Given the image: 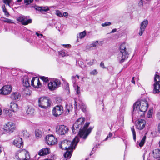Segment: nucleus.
<instances>
[{
    "mask_svg": "<svg viewBox=\"0 0 160 160\" xmlns=\"http://www.w3.org/2000/svg\"><path fill=\"white\" fill-rule=\"evenodd\" d=\"M160 92V84L159 83H154L153 93H157Z\"/></svg>",
    "mask_w": 160,
    "mask_h": 160,
    "instance_id": "nucleus-24",
    "label": "nucleus"
},
{
    "mask_svg": "<svg viewBox=\"0 0 160 160\" xmlns=\"http://www.w3.org/2000/svg\"><path fill=\"white\" fill-rule=\"evenodd\" d=\"M148 24V21L144 20L141 22L140 24V28L139 34L140 36L142 35L146 26Z\"/></svg>",
    "mask_w": 160,
    "mask_h": 160,
    "instance_id": "nucleus-18",
    "label": "nucleus"
},
{
    "mask_svg": "<svg viewBox=\"0 0 160 160\" xmlns=\"http://www.w3.org/2000/svg\"><path fill=\"white\" fill-rule=\"evenodd\" d=\"M78 65L82 69H84L86 67V66L84 65V62L82 59L76 61V65Z\"/></svg>",
    "mask_w": 160,
    "mask_h": 160,
    "instance_id": "nucleus-31",
    "label": "nucleus"
},
{
    "mask_svg": "<svg viewBox=\"0 0 160 160\" xmlns=\"http://www.w3.org/2000/svg\"><path fill=\"white\" fill-rule=\"evenodd\" d=\"M32 77V74L30 73L24 75L22 79L23 86L26 88L30 87V84L29 80L31 79Z\"/></svg>",
    "mask_w": 160,
    "mask_h": 160,
    "instance_id": "nucleus-10",
    "label": "nucleus"
},
{
    "mask_svg": "<svg viewBox=\"0 0 160 160\" xmlns=\"http://www.w3.org/2000/svg\"><path fill=\"white\" fill-rule=\"evenodd\" d=\"M100 132H98L96 133V139H99L100 138Z\"/></svg>",
    "mask_w": 160,
    "mask_h": 160,
    "instance_id": "nucleus-58",
    "label": "nucleus"
},
{
    "mask_svg": "<svg viewBox=\"0 0 160 160\" xmlns=\"http://www.w3.org/2000/svg\"><path fill=\"white\" fill-rule=\"evenodd\" d=\"M63 112V107L61 105H57L54 107L52 111V115L56 117L61 115Z\"/></svg>",
    "mask_w": 160,
    "mask_h": 160,
    "instance_id": "nucleus-8",
    "label": "nucleus"
},
{
    "mask_svg": "<svg viewBox=\"0 0 160 160\" xmlns=\"http://www.w3.org/2000/svg\"><path fill=\"white\" fill-rule=\"evenodd\" d=\"M125 43H122L120 46V52L119 54L118 59L120 62L122 63L124 62L128 58V53L126 51Z\"/></svg>",
    "mask_w": 160,
    "mask_h": 160,
    "instance_id": "nucleus-4",
    "label": "nucleus"
},
{
    "mask_svg": "<svg viewBox=\"0 0 160 160\" xmlns=\"http://www.w3.org/2000/svg\"><path fill=\"white\" fill-rule=\"evenodd\" d=\"M86 35V32L84 31L79 33V38L81 39L83 38Z\"/></svg>",
    "mask_w": 160,
    "mask_h": 160,
    "instance_id": "nucleus-44",
    "label": "nucleus"
},
{
    "mask_svg": "<svg viewBox=\"0 0 160 160\" xmlns=\"http://www.w3.org/2000/svg\"><path fill=\"white\" fill-rule=\"evenodd\" d=\"M3 18L4 19L2 20L4 22H7L8 23H13L14 22L12 20L8 18Z\"/></svg>",
    "mask_w": 160,
    "mask_h": 160,
    "instance_id": "nucleus-35",
    "label": "nucleus"
},
{
    "mask_svg": "<svg viewBox=\"0 0 160 160\" xmlns=\"http://www.w3.org/2000/svg\"><path fill=\"white\" fill-rule=\"evenodd\" d=\"M21 97L20 94L18 92H13L10 96V98L12 100H19Z\"/></svg>",
    "mask_w": 160,
    "mask_h": 160,
    "instance_id": "nucleus-23",
    "label": "nucleus"
},
{
    "mask_svg": "<svg viewBox=\"0 0 160 160\" xmlns=\"http://www.w3.org/2000/svg\"><path fill=\"white\" fill-rule=\"evenodd\" d=\"M138 4L139 6H142L143 4V0H140L138 3Z\"/></svg>",
    "mask_w": 160,
    "mask_h": 160,
    "instance_id": "nucleus-62",
    "label": "nucleus"
},
{
    "mask_svg": "<svg viewBox=\"0 0 160 160\" xmlns=\"http://www.w3.org/2000/svg\"><path fill=\"white\" fill-rule=\"evenodd\" d=\"M2 8H3V12H4L5 15L7 17H8L9 16V14L8 12L7 11V10H6L5 5H4L3 6H2Z\"/></svg>",
    "mask_w": 160,
    "mask_h": 160,
    "instance_id": "nucleus-42",
    "label": "nucleus"
},
{
    "mask_svg": "<svg viewBox=\"0 0 160 160\" xmlns=\"http://www.w3.org/2000/svg\"><path fill=\"white\" fill-rule=\"evenodd\" d=\"M131 82L134 84L135 83V81L134 80V77H133L132 78Z\"/></svg>",
    "mask_w": 160,
    "mask_h": 160,
    "instance_id": "nucleus-64",
    "label": "nucleus"
},
{
    "mask_svg": "<svg viewBox=\"0 0 160 160\" xmlns=\"http://www.w3.org/2000/svg\"><path fill=\"white\" fill-rule=\"evenodd\" d=\"M43 132L41 129H36L35 131V135L36 138H41Z\"/></svg>",
    "mask_w": 160,
    "mask_h": 160,
    "instance_id": "nucleus-28",
    "label": "nucleus"
},
{
    "mask_svg": "<svg viewBox=\"0 0 160 160\" xmlns=\"http://www.w3.org/2000/svg\"><path fill=\"white\" fill-rule=\"evenodd\" d=\"M36 38V37L35 36H31L30 38H27L26 40L30 43L31 45H33L34 43V40Z\"/></svg>",
    "mask_w": 160,
    "mask_h": 160,
    "instance_id": "nucleus-27",
    "label": "nucleus"
},
{
    "mask_svg": "<svg viewBox=\"0 0 160 160\" xmlns=\"http://www.w3.org/2000/svg\"><path fill=\"white\" fill-rule=\"evenodd\" d=\"M146 125L145 120L143 119H138L136 123V126L137 129L139 130H142Z\"/></svg>",
    "mask_w": 160,
    "mask_h": 160,
    "instance_id": "nucleus-12",
    "label": "nucleus"
},
{
    "mask_svg": "<svg viewBox=\"0 0 160 160\" xmlns=\"http://www.w3.org/2000/svg\"><path fill=\"white\" fill-rule=\"evenodd\" d=\"M100 66L102 68H107L105 67L104 63L103 62H101L100 63Z\"/></svg>",
    "mask_w": 160,
    "mask_h": 160,
    "instance_id": "nucleus-60",
    "label": "nucleus"
},
{
    "mask_svg": "<svg viewBox=\"0 0 160 160\" xmlns=\"http://www.w3.org/2000/svg\"><path fill=\"white\" fill-rule=\"evenodd\" d=\"M146 138V136H144L139 143L138 145L140 147H142L143 145Z\"/></svg>",
    "mask_w": 160,
    "mask_h": 160,
    "instance_id": "nucleus-36",
    "label": "nucleus"
},
{
    "mask_svg": "<svg viewBox=\"0 0 160 160\" xmlns=\"http://www.w3.org/2000/svg\"><path fill=\"white\" fill-rule=\"evenodd\" d=\"M12 0H3V2L6 5H8L10 6V4Z\"/></svg>",
    "mask_w": 160,
    "mask_h": 160,
    "instance_id": "nucleus-46",
    "label": "nucleus"
},
{
    "mask_svg": "<svg viewBox=\"0 0 160 160\" xmlns=\"http://www.w3.org/2000/svg\"><path fill=\"white\" fill-rule=\"evenodd\" d=\"M51 105V101L47 97H42L38 100V105L39 107L43 109H47L50 107Z\"/></svg>",
    "mask_w": 160,
    "mask_h": 160,
    "instance_id": "nucleus-5",
    "label": "nucleus"
},
{
    "mask_svg": "<svg viewBox=\"0 0 160 160\" xmlns=\"http://www.w3.org/2000/svg\"><path fill=\"white\" fill-rule=\"evenodd\" d=\"M61 83L60 80L57 78H53L48 84V87L50 91L57 89L60 86Z\"/></svg>",
    "mask_w": 160,
    "mask_h": 160,
    "instance_id": "nucleus-6",
    "label": "nucleus"
},
{
    "mask_svg": "<svg viewBox=\"0 0 160 160\" xmlns=\"http://www.w3.org/2000/svg\"><path fill=\"white\" fill-rule=\"evenodd\" d=\"M35 9L36 10L40 11L42 13H43L44 12H46L49 10L48 7L47 6L45 7L36 6Z\"/></svg>",
    "mask_w": 160,
    "mask_h": 160,
    "instance_id": "nucleus-22",
    "label": "nucleus"
},
{
    "mask_svg": "<svg viewBox=\"0 0 160 160\" xmlns=\"http://www.w3.org/2000/svg\"><path fill=\"white\" fill-rule=\"evenodd\" d=\"M36 78H37L36 77H33L32 78V79L31 81V85L33 86V87H35V85H34V82L35 81V79Z\"/></svg>",
    "mask_w": 160,
    "mask_h": 160,
    "instance_id": "nucleus-52",
    "label": "nucleus"
},
{
    "mask_svg": "<svg viewBox=\"0 0 160 160\" xmlns=\"http://www.w3.org/2000/svg\"><path fill=\"white\" fill-rule=\"evenodd\" d=\"M98 73V72L96 69H94L92 71L90 72V74L91 75H96Z\"/></svg>",
    "mask_w": 160,
    "mask_h": 160,
    "instance_id": "nucleus-53",
    "label": "nucleus"
},
{
    "mask_svg": "<svg viewBox=\"0 0 160 160\" xmlns=\"http://www.w3.org/2000/svg\"><path fill=\"white\" fill-rule=\"evenodd\" d=\"M95 61H96V60L95 59L92 60L87 64L90 66L92 65L94 63Z\"/></svg>",
    "mask_w": 160,
    "mask_h": 160,
    "instance_id": "nucleus-51",
    "label": "nucleus"
},
{
    "mask_svg": "<svg viewBox=\"0 0 160 160\" xmlns=\"http://www.w3.org/2000/svg\"><path fill=\"white\" fill-rule=\"evenodd\" d=\"M36 34L37 35V36L40 38L42 37H43V34H42L39 33L38 32H36Z\"/></svg>",
    "mask_w": 160,
    "mask_h": 160,
    "instance_id": "nucleus-59",
    "label": "nucleus"
},
{
    "mask_svg": "<svg viewBox=\"0 0 160 160\" xmlns=\"http://www.w3.org/2000/svg\"><path fill=\"white\" fill-rule=\"evenodd\" d=\"M34 111V109L32 108H28L27 111V112L28 114H32L33 113Z\"/></svg>",
    "mask_w": 160,
    "mask_h": 160,
    "instance_id": "nucleus-40",
    "label": "nucleus"
},
{
    "mask_svg": "<svg viewBox=\"0 0 160 160\" xmlns=\"http://www.w3.org/2000/svg\"><path fill=\"white\" fill-rule=\"evenodd\" d=\"M68 131V128L64 125H58L56 127V133L60 135H65Z\"/></svg>",
    "mask_w": 160,
    "mask_h": 160,
    "instance_id": "nucleus-7",
    "label": "nucleus"
},
{
    "mask_svg": "<svg viewBox=\"0 0 160 160\" xmlns=\"http://www.w3.org/2000/svg\"><path fill=\"white\" fill-rule=\"evenodd\" d=\"M79 141V138L77 136L74 138L72 142L68 140H65L62 141L59 144V147L62 150H65L73 148L74 147H76Z\"/></svg>",
    "mask_w": 160,
    "mask_h": 160,
    "instance_id": "nucleus-1",
    "label": "nucleus"
},
{
    "mask_svg": "<svg viewBox=\"0 0 160 160\" xmlns=\"http://www.w3.org/2000/svg\"><path fill=\"white\" fill-rule=\"evenodd\" d=\"M13 144L17 148H22L23 147V142L20 138H17L15 139L13 142Z\"/></svg>",
    "mask_w": 160,
    "mask_h": 160,
    "instance_id": "nucleus-15",
    "label": "nucleus"
},
{
    "mask_svg": "<svg viewBox=\"0 0 160 160\" xmlns=\"http://www.w3.org/2000/svg\"><path fill=\"white\" fill-rule=\"evenodd\" d=\"M12 90V87L10 85H5L0 89V94L7 95L10 93Z\"/></svg>",
    "mask_w": 160,
    "mask_h": 160,
    "instance_id": "nucleus-11",
    "label": "nucleus"
},
{
    "mask_svg": "<svg viewBox=\"0 0 160 160\" xmlns=\"http://www.w3.org/2000/svg\"><path fill=\"white\" fill-rule=\"evenodd\" d=\"M17 21L20 22L23 25H26L32 22V19L29 18V16H20L17 18Z\"/></svg>",
    "mask_w": 160,
    "mask_h": 160,
    "instance_id": "nucleus-9",
    "label": "nucleus"
},
{
    "mask_svg": "<svg viewBox=\"0 0 160 160\" xmlns=\"http://www.w3.org/2000/svg\"><path fill=\"white\" fill-rule=\"evenodd\" d=\"M65 90L67 91V92L68 93L70 92V89L69 88V84L66 82L65 86Z\"/></svg>",
    "mask_w": 160,
    "mask_h": 160,
    "instance_id": "nucleus-45",
    "label": "nucleus"
},
{
    "mask_svg": "<svg viewBox=\"0 0 160 160\" xmlns=\"http://www.w3.org/2000/svg\"><path fill=\"white\" fill-rule=\"evenodd\" d=\"M154 80L155 83H159L160 82V76L156 74L155 75Z\"/></svg>",
    "mask_w": 160,
    "mask_h": 160,
    "instance_id": "nucleus-34",
    "label": "nucleus"
},
{
    "mask_svg": "<svg viewBox=\"0 0 160 160\" xmlns=\"http://www.w3.org/2000/svg\"><path fill=\"white\" fill-rule=\"evenodd\" d=\"M75 148V147L66 150V152L64 154V156L65 158H67V159H69L71 157L72 155V152L73 150Z\"/></svg>",
    "mask_w": 160,
    "mask_h": 160,
    "instance_id": "nucleus-19",
    "label": "nucleus"
},
{
    "mask_svg": "<svg viewBox=\"0 0 160 160\" xmlns=\"http://www.w3.org/2000/svg\"><path fill=\"white\" fill-rule=\"evenodd\" d=\"M56 14L60 17H61L63 16V15L61 12L58 10L56 11Z\"/></svg>",
    "mask_w": 160,
    "mask_h": 160,
    "instance_id": "nucleus-48",
    "label": "nucleus"
},
{
    "mask_svg": "<svg viewBox=\"0 0 160 160\" xmlns=\"http://www.w3.org/2000/svg\"><path fill=\"white\" fill-rule=\"evenodd\" d=\"M100 43L101 42H99L98 41H93L92 44H90V47L95 48L98 45H100Z\"/></svg>",
    "mask_w": 160,
    "mask_h": 160,
    "instance_id": "nucleus-33",
    "label": "nucleus"
},
{
    "mask_svg": "<svg viewBox=\"0 0 160 160\" xmlns=\"http://www.w3.org/2000/svg\"><path fill=\"white\" fill-rule=\"evenodd\" d=\"M15 124L12 122H8L4 127V129L9 132H12L15 129Z\"/></svg>",
    "mask_w": 160,
    "mask_h": 160,
    "instance_id": "nucleus-16",
    "label": "nucleus"
},
{
    "mask_svg": "<svg viewBox=\"0 0 160 160\" xmlns=\"http://www.w3.org/2000/svg\"><path fill=\"white\" fill-rule=\"evenodd\" d=\"M12 111L11 110H5V111L4 116L6 118L9 119L12 116Z\"/></svg>",
    "mask_w": 160,
    "mask_h": 160,
    "instance_id": "nucleus-25",
    "label": "nucleus"
},
{
    "mask_svg": "<svg viewBox=\"0 0 160 160\" xmlns=\"http://www.w3.org/2000/svg\"><path fill=\"white\" fill-rule=\"evenodd\" d=\"M62 46L65 48H69L71 46V45L69 44H63Z\"/></svg>",
    "mask_w": 160,
    "mask_h": 160,
    "instance_id": "nucleus-61",
    "label": "nucleus"
},
{
    "mask_svg": "<svg viewBox=\"0 0 160 160\" xmlns=\"http://www.w3.org/2000/svg\"><path fill=\"white\" fill-rule=\"evenodd\" d=\"M65 113L66 114H68L69 113L70 110H71L72 109V105L70 104H66L65 106Z\"/></svg>",
    "mask_w": 160,
    "mask_h": 160,
    "instance_id": "nucleus-30",
    "label": "nucleus"
},
{
    "mask_svg": "<svg viewBox=\"0 0 160 160\" xmlns=\"http://www.w3.org/2000/svg\"><path fill=\"white\" fill-rule=\"evenodd\" d=\"M107 70H108L109 73L111 74H113V68L111 66H109L106 68Z\"/></svg>",
    "mask_w": 160,
    "mask_h": 160,
    "instance_id": "nucleus-39",
    "label": "nucleus"
},
{
    "mask_svg": "<svg viewBox=\"0 0 160 160\" xmlns=\"http://www.w3.org/2000/svg\"><path fill=\"white\" fill-rule=\"evenodd\" d=\"M50 152V149L48 148H42L38 152L40 156H43L49 154Z\"/></svg>",
    "mask_w": 160,
    "mask_h": 160,
    "instance_id": "nucleus-20",
    "label": "nucleus"
},
{
    "mask_svg": "<svg viewBox=\"0 0 160 160\" xmlns=\"http://www.w3.org/2000/svg\"><path fill=\"white\" fill-rule=\"evenodd\" d=\"M99 145V144H98V146L97 145H96L94 147L90 154V156H91L95 152V151L96 150V148L98 147V146Z\"/></svg>",
    "mask_w": 160,
    "mask_h": 160,
    "instance_id": "nucleus-43",
    "label": "nucleus"
},
{
    "mask_svg": "<svg viewBox=\"0 0 160 160\" xmlns=\"http://www.w3.org/2000/svg\"><path fill=\"white\" fill-rule=\"evenodd\" d=\"M112 135V133L110 132L109 134L107 136L106 138L104 140V141H106L108 138H111Z\"/></svg>",
    "mask_w": 160,
    "mask_h": 160,
    "instance_id": "nucleus-56",
    "label": "nucleus"
},
{
    "mask_svg": "<svg viewBox=\"0 0 160 160\" xmlns=\"http://www.w3.org/2000/svg\"><path fill=\"white\" fill-rule=\"evenodd\" d=\"M58 53L59 55H61L63 57L68 55L67 51L65 50H62L60 52H58Z\"/></svg>",
    "mask_w": 160,
    "mask_h": 160,
    "instance_id": "nucleus-37",
    "label": "nucleus"
},
{
    "mask_svg": "<svg viewBox=\"0 0 160 160\" xmlns=\"http://www.w3.org/2000/svg\"><path fill=\"white\" fill-rule=\"evenodd\" d=\"M18 153L22 152L23 153L25 156V158H18V160H29L30 159V157L29 154V152L25 149H22V150H19L17 151Z\"/></svg>",
    "mask_w": 160,
    "mask_h": 160,
    "instance_id": "nucleus-17",
    "label": "nucleus"
},
{
    "mask_svg": "<svg viewBox=\"0 0 160 160\" xmlns=\"http://www.w3.org/2000/svg\"><path fill=\"white\" fill-rule=\"evenodd\" d=\"M32 33V32H31V31H30V30H27L26 32V34H28L30 35Z\"/></svg>",
    "mask_w": 160,
    "mask_h": 160,
    "instance_id": "nucleus-63",
    "label": "nucleus"
},
{
    "mask_svg": "<svg viewBox=\"0 0 160 160\" xmlns=\"http://www.w3.org/2000/svg\"><path fill=\"white\" fill-rule=\"evenodd\" d=\"M140 105L138 108L139 111L142 112L143 115L148 107V102L147 101H145L143 103L140 102Z\"/></svg>",
    "mask_w": 160,
    "mask_h": 160,
    "instance_id": "nucleus-14",
    "label": "nucleus"
},
{
    "mask_svg": "<svg viewBox=\"0 0 160 160\" xmlns=\"http://www.w3.org/2000/svg\"><path fill=\"white\" fill-rule=\"evenodd\" d=\"M40 78L44 82L47 83L48 81H49V80L48 79V77H46L44 76H41L40 77Z\"/></svg>",
    "mask_w": 160,
    "mask_h": 160,
    "instance_id": "nucleus-41",
    "label": "nucleus"
},
{
    "mask_svg": "<svg viewBox=\"0 0 160 160\" xmlns=\"http://www.w3.org/2000/svg\"><path fill=\"white\" fill-rule=\"evenodd\" d=\"M79 76L78 75L75 76H72V81L74 86L76 85V82L79 79Z\"/></svg>",
    "mask_w": 160,
    "mask_h": 160,
    "instance_id": "nucleus-32",
    "label": "nucleus"
},
{
    "mask_svg": "<svg viewBox=\"0 0 160 160\" xmlns=\"http://www.w3.org/2000/svg\"><path fill=\"white\" fill-rule=\"evenodd\" d=\"M111 23L110 22H105L102 24V27H106L110 25Z\"/></svg>",
    "mask_w": 160,
    "mask_h": 160,
    "instance_id": "nucleus-50",
    "label": "nucleus"
},
{
    "mask_svg": "<svg viewBox=\"0 0 160 160\" xmlns=\"http://www.w3.org/2000/svg\"><path fill=\"white\" fill-rule=\"evenodd\" d=\"M77 86L76 89H75V90L76 91V93L77 94H79L80 93V87H78L77 85Z\"/></svg>",
    "mask_w": 160,
    "mask_h": 160,
    "instance_id": "nucleus-54",
    "label": "nucleus"
},
{
    "mask_svg": "<svg viewBox=\"0 0 160 160\" xmlns=\"http://www.w3.org/2000/svg\"><path fill=\"white\" fill-rule=\"evenodd\" d=\"M81 108L83 112H85L86 111V106L82 105L81 107Z\"/></svg>",
    "mask_w": 160,
    "mask_h": 160,
    "instance_id": "nucleus-57",
    "label": "nucleus"
},
{
    "mask_svg": "<svg viewBox=\"0 0 160 160\" xmlns=\"http://www.w3.org/2000/svg\"><path fill=\"white\" fill-rule=\"evenodd\" d=\"M153 157L155 158H158L160 157V149H156L153 151Z\"/></svg>",
    "mask_w": 160,
    "mask_h": 160,
    "instance_id": "nucleus-26",
    "label": "nucleus"
},
{
    "mask_svg": "<svg viewBox=\"0 0 160 160\" xmlns=\"http://www.w3.org/2000/svg\"><path fill=\"white\" fill-rule=\"evenodd\" d=\"M131 130L132 132L133 136V139L135 141H136V132L135 130L134 126H132L131 128Z\"/></svg>",
    "mask_w": 160,
    "mask_h": 160,
    "instance_id": "nucleus-38",
    "label": "nucleus"
},
{
    "mask_svg": "<svg viewBox=\"0 0 160 160\" xmlns=\"http://www.w3.org/2000/svg\"><path fill=\"white\" fill-rule=\"evenodd\" d=\"M33 0H24V2L26 5H28L31 3H32Z\"/></svg>",
    "mask_w": 160,
    "mask_h": 160,
    "instance_id": "nucleus-49",
    "label": "nucleus"
},
{
    "mask_svg": "<svg viewBox=\"0 0 160 160\" xmlns=\"http://www.w3.org/2000/svg\"><path fill=\"white\" fill-rule=\"evenodd\" d=\"M147 116L149 118H151L152 116V112H151V111L150 110H149L148 113L147 114Z\"/></svg>",
    "mask_w": 160,
    "mask_h": 160,
    "instance_id": "nucleus-55",
    "label": "nucleus"
},
{
    "mask_svg": "<svg viewBox=\"0 0 160 160\" xmlns=\"http://www.w3.org/2000/svg\"><path fill=\"white\" fill-rule=\"evenodd\" d=\"M45 139L47 144L48 145L55 144L56 141V139H55L54 137L52 135L47 136L46 137Z\"/></svg>",
    "mask_w": 160,
    "mask_h": 160,
    "instance_id": "nucleus-13",
    "label": "nucleus"
},
{
    "mask_svg": "<svg viewBox=\"0 0 160 160\" xmlns=\"http://www.w3.org/2000/svg\"><path fill=\"white\" fill-rule=\"evenodd\" d=\"M85 120V118L82 117L76 120L72 128L73 133L75 134L78 132H79L82 128Z\"/></svg>",
    "mask_w": 160,
    "mask_h": 160,
    "instance_id": "nucleus-3",
    "label": "nucleus"
},
{
    "mask_svg": "<svg viewBox=\"0 0 160 160\" xmlns=\"http://www.w3.org/2000/svg\"><path fill=\"white\" fill-rule=\"evenodd\" d=\"M10 104L11 110L12 112H14L18 109V105L16 103L11 102Z\"/></svg>",
    "mask_w": 160,
    "mask_h": 160,
    "instance_id": "nucleus-29",
    "label": "nucleus"
},
{
    "mask_svg": "<svg viewBox=\"0 0 160 160\" xmlns=\"http://www.w3.org/2000/svg\"><path fill=\"white\" fill-rule=\"evenodd\" d=\"M37 81H38V82L37 83V85H36V86L35 85V87H34L35 88H39L41 87L42 85L40 82L39 78H38Z\"/></svg>",
    "mask_w": 160,
    "mask_h": 160,
    "instance_id": "nucleus-47",
    "label": "nucleus"
},
{
    "mask_svg": "<svg viewBox=\"0 0 160 160\" xmlns=\"http://www.w3.org/2000/svg\"><path fill=\"white\" fill-rule=\"evenodd\" d=\"M90 123L89 122H86L78 133L80 138H82V139L84 140H85L86 139L93 128V127H90L88 129H87Z\"/></svg>",
    "mask_w": 160,
    "mask_h": 160,
    "instance_id": "nucleus-2",
    "label": "nucleus"
},
{
    "mask_svg": "<svg viewBox=\"0 0 160 160\" xmlns=\"http://www.w3.org/2000/svg\"><path fill=\"white\" fill-rule=\"evenodd\" d=\"M140 101H137L133 105V110L132 112V117H133L134 114H135V113L137 111V112H139V111L138 108L140 106Z\"/></svg>",
    "mask_w": 160,
    "mask_h": 160,
    "instance_id": "nucleus-21",
    "label": "nucleus"
}]
</instances>
